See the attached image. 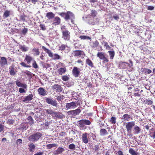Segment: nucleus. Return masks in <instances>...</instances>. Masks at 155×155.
Instances as JSON below:
<instances>
[{
    "instance_id": "23",
    "label": "nucleus",
    "mask_w": 155,
    "mask_h": 155,
    "mask_svg": "<svg viewBox=\"0 0 155 155\" xmlns=\"http://www.w3.org/2000/svg\"><path fill=\"white\" fill-rule=\"evenodd\" d=\"M66 69L65 68H61L58 70V72L60 74L62 75L66 72Z\"/></svg>"
},
{
    "instance_id": "36",
    "label": "nucleus",
    "mask_w": 155,
    "mask_h": 155,
    "mask_svg": "<svg viewBox=\"0 0 155 155\" xmlns=\"http://www.w3.org/2000/svg\"><path fill=\"white\" fill-rule=\"evenodd\" d=\"M97 14V12L95 10H92L91 11V15L93 17L96 16Z\"/></svg>"
},
{
    "instance_id": "56",
    "label": "nucleus",
    "mask_w": 155,
    "mask_h": 155,
    "mask_svg": "<svg viewBox=\"0 0 155 155\" xmlns=\"http://www.w3.org/2000/svg\"><path fill=\"white\" fill-rule=\"evenodd\" d=\"M18 91L20 93H25V90L22 88H19V89Z\"/></svg>"
},
{
    "instance_id": "40",
    "label": "nucleus",
    "mask_w": 155,
    "mask_h": 155,
    "mask_svg": "<svg viewBox=\"0 0 155 155\" xmlns=\"http://www.w3.org/2000/svg\"><path fill=\"white\" fill-rule=\"evenodd\" d=\"M20 48L21 49V50L24 51H26L28 50V48L27 47H26L25 46H21L20 47Z\"/></svg>"
},
{
    "instance_id": "16",
    "label": "nucleus",
    "mask_w": 155,
    "mask_h": 155,
    "mask_svg": "<svg viewBox=\"0 0 155 155\" xmlns=\"http://www.w3.org/2000/svg\"><path fill=\"white\" fill-rule=\"evenodd\" d=\"M0 61V64L1 66H4L7 64L6 58L5 57H1Z\"/></svg>"
},
{
    "instance_id": "8",
    "label": "nucleus",
    "mask_w": 155,
    "mask_h": 155,
    "mask_svg": "<svg viewBox=\"0 0 155 155\" xmlns=\"http://www.w3.org/2000/svg\"><path fill=\"white\" fill-rule=\"evenodd\" d=\"M78 122L80 127H82L85 125H89L91 124V122L88 120H81L79 121Z\"/></svg>"
},
{
    "instance_id": "22",
    "label": "nucleus",
    "mask_w": 155,
    "mask_h": 155,
    "mask_svg": "<svg viewBox=\"0 0 155 155\" xmlns=\"http://www.w3.org/2000/svg\"><path fill=\"white\" fill-rule=\"evenodd\" d=\"M54 15L52 12H49L47 13L46 16L49 19H51L54 18Z\"/></svg>"
},
{
    "instance_id": "41",
    "label": "nucleus",
    "mask_w": 155,
    "mask_h": 155,
    "mask_svg": "<svg viewBox=\"0 0 155 155\" xmlns=\"http://www.w3.org/2000/svg\"><path fill=\"white\" fill-rule=\"evenodd\" d=\"M113 18L117 21H118L119 19V15L116 14H114L113 15Z\"/></svg>"
},
{
    "instance_id": "13",
    "label": "nucleus",
    "mask_w": 155,
    "mask_h": 155,
    "mask_svg": "<svg viewBox=\"0 0 155 155\" xmlns=\"http://www.w3.org/2000/svg\"><path fill=\"white\" fill-rule=\"evenodd\" d=\"M61 22V19L58 17H56L53 20V25H59Z\"/></svg>"
},
{
    "instance_id": "7",
    "label": "nucleus",
    "mask_w": 155,
    "mask_h": 155,
    "mask_svg": "<svg viewBox=\"0 0 155 155\" xmlns=\"http://www.w3.org/2000/svg\"><path fill=\"white\" fill-rule=\"evenodd\" d=\"M126 127L127 132L130 131L134 126L135 125V123L134 121H130L126 123Z\"/></svg>"
},
{
    "instance_id": "31",
    "label": "nucleus",
    "mask_w": 155,
    "mask_h": 155,
    "mask_svg": "<svg viewBox=\"0 0 155 155\" xmlns=\"http://www.w3.org/2000/svg\"><path fill=\"white\" fill-rule=\"evenodd\" d=\"M57 146L58 145L55 143H52L47 145L46 147L48 149H50L52 147H57Z\"/></svg>"
},
{
    "instance_id": "9",
    "label": "nucleus",
    "mask_w": 155,
    "mask_h": 155,
    "mask_svg": "<svg viewBox=\"0 0 155 155\" xmlns=\"http://www.w3.org/2000/svg\"><path fill=\"white\" fill-rule=\"evenodd\" d=\"M80 109H77L74 110H71L68 111V113L69 114H72L74 116L78 115L81 112Z\"/></svg>"
},
{
    "instance_id": "14",
    "label": "nucleus",
    "mask_w": 155,
    "mask_h": 155,
    "mask_svg": "<svg viewBox=\"0 0 155 155\" xmlns=\"http://www.w3.org/2000/svg\"><path fill=\"white\" fill-rule=\"evenodd\" d=\"M87 133H85L82 135L81 139L82 141L85 143H87L88 142V139L87 138Z\"/></svg>"
},
{
    "instance_id": "20",
    "label": "nucleus",
    "mask_w": 155,
    "mask_h": 155,
    "mask_svg": "<svg viewBox=\"0 0 155 155\" xmlns=\"http://www.w3.org/2000/svg\"><path fill=\"white\" fill-rule=\"evenodd\" d=\"M108 134L107 131L105 129H101L100 130V134L101 136H104L107 135Z\"/></svg>"
},
{
    "instance_id": "2",
    "label": "nucleus",
    "mask_w": 155,
    "mask_h": 155,
    "mask_svg": "<svg viewBox=\"0 0 155 155\" xmlns=\"http://www.w3.org/2000/svg\"><path fill=\"white\" fill-rule=\"evenodd\" d=\"M41 136V134L39 133L34 134L29 137V140L30 141L35 142L37 141Z\"/></svg>"
},
{
    "instance_id": "6",
    "label": "nucleus",
    "mask_w": 155,
    "mask_h": 155,
    "mask_svg": "<svg viewBox=\"0 0 155 155\" xmlns=\"http://www.w3.org/2000/svg\"><path fill=\"white\" fill-rule=\"evenodd\" d=\"M46 102L48 104L51 105L53 106L57 107L58 103L56 100L50 98H46L45 99Z\"/></svg>"
},
{
    "instance_id": "63",
    "label": "nucleus",
    "mask_w": 155,
    "mask_h": 155,
    "mask_svg": "<svg viewBox=\"0 0 155 155\" xmlns=\"http://www.w3.org/2000/svg\"><path fill=\"white\" fill-rule=\"evenodd\" d=\"M154 8V7L153 6H149L148 7L147 9L148 10H152Z\"/></svg>"
},
{
    "instance_id": "33",
    "label": "nucleus",
    "mask_w": 155,
    "mask_h": 155,
    "mask_svg": "<svg viewBox=\"0 0 155 155\" xmlns=\"http://www.w3.org/2000/svg\"><path fill=\"white\" fill-rule=\"evenodd\" d=\"M61 87V86L58 84H54L52 87V88L53 89H55L57 91L60 90Z\"/></svg>"
},
{
    "instance_id": "39",
    "label": "nucleus",
    "mask_w": 155,
    "mask_h": 155,
    "mask_svg": "<svg viewBox=\"0 0 155 155\" xmlns=\"http://www.w3.org/2000/svg\"><path fill=\"white\" fill-rule=\"evenodd\" d=\"M86 63L89 66L91 67H93V64L91 60L89 59H87L86 60Z\"/></svg>"
},
{
    "instance_id": "27",
    "label": "nucleus",
    "mask_w": 155,
    "mask_h": 155,
    "mask_svg": "<svg viewBox=\"0 0 155 155\" xmlns=\"http://www.w3.org/2000/svg\"><path fill=\"white\" fill-rule=\"evenodd\" d=\"M74 56L78 57L81 55L83 54V52L81 51H75L74 52Z\"/></svg>"
},
{
    "instance_id": "51",
    "label": "nucleus",
    "mask_w": 155,
    "mask_h": 155,
    "mask_svg": "<svg viewBox=\"0 0 155 155\" xmlns=\"http://www.w3.org/2000/svg\"><path fill=\"white\" fill-rule=\"evenodd\" d=\"M75 145L73 143H72L70 144L69 146V148L70 149H74V148L75 147Z\"/></svg>"
},
{
    "instance_id": "26",
    "label": "nucleus",
    "mask_w": 155,
    "mask_h": 155,
    "mask_svg": "<svg viewBox=\"0 0 155 155\" xmlns=\"http://www.w3.org/2000/svg\"><path fill=\"white\" fill-rule=\"evenodd\" d=\"M122 118L124 119L125 121H129L130 118V116L128 114H125L123 116Z\"/></svg>"
},
{
    "instance_id": "1",
    "label": "nucleus",
    "mask_w": 155,
    "mask_h": 155,
    "mask_svg": "<svg viewBox=\"0 0 155 155\" xmlns=\"http://www.w3.org/2000/svg\"><path fill=\"white\" fill-rule=\"evenodd\" d=\"M78 102L73 101L70 103H67L65 105V108L67 109H73L78 107Z\"/></svg>"
},
{
    "instance_id": "12",
    "label": "nucleus",
    "mask_w": 155,
    "mask_h": 155,
    "mask_svg": "<svg viewBox=\"0 0 155 155\" xmlns=\"http://www.w3.org/2000/svg\"><path fill=\"white\" fill-rule=\"evenodd\" d=\"M38 94L42 96H44L46 95V91L43 88H39L38 90Z\"/></svg>"
},
{
    "instance_id": "64",
    "label": "nucleus",
    "mask_w": 155,
    "mask_h": 155,
    "mask_svg": "<svg viewBox=\"0 0 155 155\" xmlns=\"http://www.w3.org/2000/svg\"><path fill=\"white\" fill-rule=\"evenodd\" d=\"M43 154V152H40L35 153L34 155H42Z\"/></svg>"
},
{
    "instance_id": "54",
    "label": "nucleus",
    "mask_w": 155,
    "mask_h": 155,
    "mask_svg": "<svg viewBox=\"0 0 155 155\" xmlns=\"http://www.w3.org/2000/svg\"><path fill=\"white\" fill-rule=\"evenodd\" d=\"M54 59H60V56L57 54H55L54 55Z\"/></svg>"
},
{
    "instance_id": "35",
    "label": "nucleus",
    "mask_w": 155,
    "mask_h": 155,
    "mask_svg": "<svg viewBox=\"0 0 155 155\" xmlns=\"http://www.w3.org/2000/svg\"><path fill=\"white\" fill-rule=\"evenodd\" d=\"M10 11L6 10L4 13L3 16L5 18H7L9 16Z\"/></svg>"
},
{
    "instance_id": "17",
    "label": "nucleus",
    "mask_w": 155,
    "mask_h": 155,
    "mask_svg": "<svg viewBox=\"0 0 155 155\" xmlns=\"http://www.w3.org/2000/svg\"><path fill=\"white\" fill-rule=\"evenodd\" d=\"M33 96L32 94H30L25 97L23 100L24 102H28L30 101L33 99Z\"/></svg>"
},
{
    "instance_id": "24",
    "label": "nucleus",
    "mask_w": 155,
    "mask_h": 155,
    "mask_svg": "<svg viewBox=\"0 0 155 155\" xmlns=\"http://www.w3.org/2000/svg\"><path fill=\"white\" fill-rule=\"evenodd\" d=\"M97 56L101 59L102 60L105 58V55L103 52H98L97 54Z\"/></svg>"
},
{
    "instance_id": "15",
    "label": "nucleus",
    "mask_w": 155,
    "mask_h": 155,
    "mask_svg": "<svg viewBox=\"0 0 155 155\" xmlns=\"http://www.w3.org/2000/svg\"><path fill=\"white\" fill-rule=\"evenodd\" d=\"M16 84L18 87H22L24 89H25L27 87V85L25 84H23L21 82L18 80L15 81Z\"/></svg>"
},
{
    "instance_id": "28",
    "label": "nucleus",
    "mask_w": 155,
    "mask_h": 155,
    "mask_svg": "<svg viewBox=\"0 0 155 155\" xmlns=\"http://www.w3.org/2000/svg\"><path fill=\"white\" fill-rule=\"evenodd\" d=\"M29 147L30 152H33L35 148V146L34 144L31 143L29 145Z\"/></svg>"
},
{
    "instance_id": "32",
    "label": "nucleus",
    "mask_w": 155,
    "mask_h": 155,
    "mask_svg": "<svg viewBox=\"0 0 155 155\" xmlns=\"http://www.w3.org/2000/svg\"><path fill=\"white\" fill-rule=\"evenodd\" d=\"M82 40H91V37L86 36L84 35H81L79 37Z\"/></svg>"
},
{
    "instance_id": "58",
    "label": "nucleus",
    "mask_w": 155,
    "mask_h": 155,
    "mask_svg": "<svg viewBox=\"0 0 155 155\" xmlns=\"http://www.w3.org/2000/svg\"><path fill=\"white\" fill-rule=\"evenodd\" d=\"M127 135L130 138H132L133 134L130 133V131L127 132Z\"/></svg>"
},
{
    "instance_id": "10",
    "label": "nucleus",
    "mask_w": 155,
    "mask_h": 155,
    "mask_svg": "<svg viewBox=\"0 0 155 155\" xmlns=\"http://www.w3.org/2000/svg\"><path fill=\"white\" fill-rule=\"evenodd\" d=\"M72 73L74 76L75 77H77L79 76L80 71L79 69L77 67H75L73 68L72 70Z\"/></svg>"
},
{
    "instance_id": "11",
    "label": "nucleus",
    "mask_w": 155,
    "mask_h": 155,
    "mask_svg": "<svg viewBox=\"0 0 155 155\" xmlns=\"http://www.w3.org/2000/svg\"><path fill=\"white\" fill-rule=\"evenodd\" d=\"M64 151V149L61 147H59L58 149L53 152L54 155H58L61 154Z\"/></svg>"
},
{
    "instance_id": "42",
    "label": "nucleus",
    "mask_w": 155,
    "mask_h": 155,
    "mask_svg": "<svg viewBox=\"0 0 155 155\" xmlns=\"http://www.w3.org/2000/svg\"><path fill=\"white\" fill-rule=\"evenodd\" d=\"M56 99L58 101H61V100L64 98V96L63 95L58 96H56Z\"/></svg>"
},
{
    "instance_id": "34",
    "label": "nucleus",
    "mask_w": 155,
    "mask_h": 155,
    "mask_svg": "<svg viewBox=\"0 0 155 155\" xmlns=\"http://www.w3.org/2000/svg\"><path fill=\"white\" fill-rule=\"evenodd\" d=\"M108 52L110 56V59H112L113 58L115 55L114 52V51H108Z\"/></svg>"
},
{
    "instance_id": "29",
    "label": "nucleus",
    "mask_w": 155,
    "mask_h": 155,
    "mask_svg": "<svg viewBox=\"0 0 155 155\" xmlns=\"http://www.w3.org/2000/svg\"><path fill=\"white\" fill-rule=\"evenodd\" d=\"M33 54L36 55H38L40 54V52L39 51L38 49L37 48H34L32 50Z\"/></svg>"
},
{
    "instance_id": "50",
    "label": "nucleus",
    "mask_w": 155,
    "mask_h": 155,
    "mask_svg": "<svg viewBox=\"0 0 155 155\" xmlns=\"http://www.w3.org/2000/svg\"><path fill=\"white\" fill-rule=\"evenodd\" d=\"M39 27L43 30H45L46 29V27L44 25L41 24L40 25Z\"/></svg>"
},
{
    "instance_id": "5",
    "label": "nucleus",
    "mask_w": 155,
    "mask_h": 155,
    "mask_svg": "<svg viewBox=\"0 0 155 155\" xmlns=\"http://www.w3.org/2000/svg\"><path fill=\"white\" fill-rule=\"evenodd\" d=\"M62 38L65 40L68 41L70 39V32L68 30L63 31Z\"/></svg>"
},
{
    "instance_id": "38",
    "label": "nucleus",
    "mask_w": 155,
    "mask_h": 155,
    "mask_svg": "<svg viewBox=\"0 0 155 155\" xmlns=\"http://www.w3.org/2000/svg\"><path fill=\"white\" fill-rule=\"evenodd\" d=\"M45 110L46 112L47 113L50 115H52V114H53V112H54L53 110L51 109H47L46 110Z\"/></svg>"
},
{
    "instance_id": "3",
    "label": "nucleus",
    "mask_w": 155,
    "mask_h": 155,
    "mask_svg": "<svg viewBox=\"0 0 155 155\" xmlns=\"http://www.w3.org/2000/svg\"><path fill=\"white\" fill-rule=\"evenodd\" d=\"M99 45V42L98 41L96 40L94 42H93L91 47L92 48L95 49V50H97L98 51H102V46Z\"/></svg>"
},
{
    "instance_id": "55",
    "label": "nucleus",
    "mask_w": 155,
    "mask_h": 155,
    "mask_svg": "<svg viewBox=\"0 0 155 155\" xmlns=\"http://www.w3.org/2000/svg\"><path fill=\"white\" fill-rule=\"evenodd\" d=\"M102 44L104 45V46L106 48L109 45H108V43L106 41H103L102 43Z\"/></svg>"
},
{
    "instance_id": "46",
    "label": "nucleus",
    "mask_w": 155,
    "mask_h": 155,
    "mask_svg": "<svg viewBox=\"0 0 155 155\" xmlns=\"http://www.w3.org/2000/svg\"><path fill=\"white\" fill-rule=\"evenodd\" d=\"M28 29L27 28H24L22 31V33L24 35H25L27 32Z\"/></svg>"
},
{
    "instance_id": "18",
    "label": "nucleus",
    "mask_w": 155,
    "mask_h": 155,
    "mask_svg": "<svg viewBox=\"0 0 155 155\" xmlns=\"http://www.w3.org/2000/svg\"><path fill=\"white\" fill-rule=\"evenodd\" d=\"M133 131L134 133V134H137L140 133V129L138 126L135 125Z\"/></svg>"
},
{
    "instance_id": "37",
    "label": "nucleus",
    "mask_w": 155,
    "mask_h": 155,
    "mask_svg": "<svg viewBox=\"0 0 155 155\" xmlns=\"http://www.w3.org/2000/svg\"><path fill=\"white\" fill-rule=\"evenodd\" d=\"M32 66L33 67L35 68H38L36 61L34 60L33 61Z\"/></svg>"
},
{
    "instance_id": "59",
    "label": "nucleus",
    "mask_w": 155,
    "mask_h": 155,
    "mask_svg": "<svg viewBox=\"0 0 155 155\" xmlns=\"http://www.w3.org/2000/svg\"><path fill=\"white\" fill-rule=\"evenodd\" d=\"M27 2H31L33 3H35L38 2V0H27Z\"/></svg>"
},
{
    "instance_id": "57",
    "label": "nucleus",
    "mask_w": 155,
    "mask_h": 155,
    "mask_svg": "<svg viewBox=\"0 0 155 155\" xmlns=\"http://www.w3.org/2000/svg\"><path fill=\"white\" fill-rule=\"evenodd\" d=\"M14 122V120L11 119H9L8 120V123L11 124H13Z\"/></svg>"
},
{
    "instance_id": "49",
    "label": "nucleus",
    "mask_w": 155,
    "mask_h": 155,
    "mask_svg": "<svg viewBox=\"0 0 155 155\" xmlns=\"http://www.w3.org/2000/svg\"><path fill=\"white\" fill-rule=\"evenodd\" d=\"M20 64L22 66H23L25 67H27V68H30L31 67V66L30 65H26L23 62H22L20 63Z\"/></svg>"
},
{
    "instance_id": "48",
    "label": "nucleus",
    "mask_w": 155,
    "mask_h": 155,
    "mask_svg": "<svg viewBox=\"0 0 155 155\" xmlns=\"http://www.w3.org/2000/svg\"><path fill=\"white\" fill-rule=\"evenodd\" d=\"M116 118L115 117H112L110 120V122L113 124H115L116 122Z\"/></svg>"
},
{
    "instance_id": "45",
    "label": "nucleus",
    "mask_w": 155,
    "mask_h": 155,
    "mask_svg": "<svg viewBox=\"0 0 155 155\" xmlns=\"http://www.w3.org/2000/svg\"><path fill=\"white\" fill-rule=\"evenodd\" d=\"M66 47V46L64 45H62L61 46L59 47V49L61 51L64 50Z\"/></svg>"
},
{
    "instance_id": "44",
    "label": "nucleus",
    "mask_w": 155,
    "mask_h": 155,
    "mask_svg": "<svg viewBox=\"0 0 155 155\" xmlns=\"http://www.w3.org/2000/svg\"><path fill=\"white\" fill-rule=\"evenodd\" d=\"M69 79V77L66 75H64L62 77V79L64 81H68Z\"/></svg>"
},
{
    "instance_id": "30",
    "label": "nucleus",
    "mask_w": 155,
    "mask_h": 155,
    "mask_svg": "<svg viewBox=\"0 0 155 155\" xmlns=\"http://www.w3.org/2000/svg\"><path fill=\"white\" fill-rule=\"evenodd\" d=\"M129 152L131 155H138V153L132 148L129 149Z\"/></svg>"
},
{
    "instance_id": "60",
    "label": "nucleus",
    "mask_w": 155,
    "mask_h": 155,
    "mask_svg": "<svg viewBox=\"0 0 155 155\" xmlns=\"http://www.w3.org/2000/svg\"><path fill=\"white\" fill-rule=\"evenodd\" d=\"M17 144H21L22 143V140L21 139H19L17 140Z\"/></svg>"
},
{
    "instance_id": "62",
    "label": "nucleus",
    "mask_w": 155,
    "mask_h": 155,
    "mask_svg": "<svg viewBox=\"0 0 155 155\" xmlns=\"http://www.w3.org/2000/svg\"><path fill=\"white\" fill-rule=\"evenodd\" d=\"M4 129V126L0 124V132L2 131Z\"/></svg>"
},
{
    "instance_id": "52",
    "label": "nucleus",
    "mask_w": 155,
    "mask_h": 155,
    "mask_svg": "<svg viewBox=\"0 0 155 155\" xmlns=\"http://www.w3.org/2000/svg\"><path fill=\"white\" fill-rule=\"evenodd\" d=\"M10 74L11 75H14L15 74V73L13 69H12L10 71Z\"/></svg>"
},
{
    "instance_id": "47",
    "label": "nucleus",
    "mask_w": 155,
    "mask_h": 155,
    "mask_svg": "<svg viewBox=\"0 0 155 155\" xmlns=\"http://www.w3.org/2000/svg\"><path fill=\"white\" fill-rule=\"evenodd\" d=\"M25 16L24 15H21L20 16V20L21 21H25Z\"/></svg>"
},
{
    "instance_id": "21",
    "label": "nucleus",
    "mask_w": 155,
    "mask_h": 155,
    "mask_svg": "<svg viewBox=\"0 0 155 155\" xmlns=\"http://www.w3.org/2000/svg\"><path fill=\"white\" fill-rule=\"evenodd\" d=\"M33 60V58L30 56L27 55H26L25 60L26 61L28 64H30Z\"/></svg>"
},
{
    "instance_id": "25",
    "label": "nucleus",
    "mask_w": 155,
    "mask_h": 155,
    "mask_svg": "<svg viewBox=\"0 0 155 155\" xmlns=\"http://www.w3.org/2000/svg\"><path fill=\"white\" fill-rule=\"evenodd\" d=\"M141 70H142V72L145 74H149L152 72L151 70L147 68H142Z\"/></svg>"
},
{
    "instance_id": "19",
    "label": "nucleus",
    "mask_w": 155,
    "mask_h": 155,
    "mask_svg": "<svg viewBox=\"0 0 155 155\" xmlns=\"http://www.w3.org/2000/svg\"><path fill=\"white\" fill-rule=\"evenodd\" d=\"M42 48L48 54L49 56L51 57H52L53 56V54L51 52V51L49 50L48 49L46 48L44 46H43L42 47Z\"/></svg>"
},
{
    "instance_id": "53",
    "label": "nucleus",
    "mask_w": 155,
    "mask_h": 155,
    "mask_svg": "<svg viewBox=\"0 0 155 155\" xmlns=\"http://www.w3.org/2000/svg\"><path fill=\"white\" fill-rule=\"evenodd\" d=\"M58 112L54 111L53 114L51 115L54 117H58Z\"/></svg>"
},
{
    "instance_id": "43",
    "label": "nucleus",
    "mask_w": 155,
    "mask_h": 155,
    "mask_svg": "<svg viewBox=\"0 0 155 155\" xmlns=\"http://www.w3.org/2000/svg\"><path fill=\"white\" fill-rule=\"evenodd\" d=\"M145 103L146 104H147L149 105H151L153 103V102L151 100H148L146 99V100L145 101Z\"/></svg>"
},
{
    "instance_id": "4",
    "label": "nucleus",
    "mask_w": 155,
    "mask_h": 155,
    "mask_svg": "<svg viewBox=\"0 0 155 155\" xmlns=\"http://www.w3.org/2000/svg\"><path fill=\"white\" fill-rule=\"evenodd\" d=\"M64 18L66 20H71V22L73 23V20L74 18V15L71 12H68L66 13V17H65Z\"/></svg>"
},
{
    "instance_id": "61",
    "label": "nucleus",
    "mask_w": 155,
    "mask_h": 155,
    "mask_svg": "<svg viewBox=\"0 0 155 155\" xmlns=\"http://www.w3.org/2000/svg\"><path fill=\"white\" fill-rule=\"evenodd\" d=\"M150 137L152 138L153 139L155 138V130L153 132L152 135L150 136Z\"/></svg>"
}]
</instances>
